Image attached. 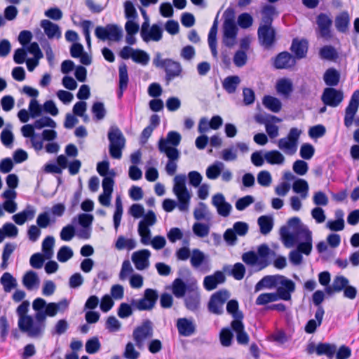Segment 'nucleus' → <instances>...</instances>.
Masks as SVG:
<instances>
[{
  "instance_id": "nucleus-1",
  "label": "nucleus",
  "mask_w": 359,
  "mask_h": 359,
  "mask_svg": "<svg viewBox=\"0 0 359 359\" xmlns=\"http://www.w3.org/2000/svg\"><path fill=\"white\" fill-rule=\"evenodd\" d=\"M287 224L280 229V235L285 247H292L297 240L302 241L297 245V250L302 254L309 255L312 250V232L309 227L298 217L289 219Z\"/></svg>"
},
{
  "instance_id": "nucleus-2",
  "label": "nucleus",
  "mask_w": 359,
  "mask_h": 359,
  "mask_svg": "<svg viewBox=\"0 0 359 359\" xmlns=\"http://www.w3.org/2000/svg\"><path fill=\"white\" fill-rule=\"evenodd\" d=\"M271 255H274V251L267 244L263 243L258 246L257 252L252 250L246 252L242 255L241 259L248 266H257V271H259L271 264L269 259Z\"/></svg>"
},
{
  "instance_id": "nucleus-3",
  "label": "nucleus",
  "mask_w": 359,
  "mask_h": 359,
  "mask_svg": "<svg viewBox=\"0 0 359 359\" xmlns=\"http://www.w3.org/2000/svg\"><path fill=\"white\" fill-rule=\"evenodd\" d=\"M224 22L222 25V43L228 48L233 47L236 43L238 29L235 20V11L229 7L223 14Z\"/></svg>"
},
{
  "instance_id": "nucleus-4",
  "label": "nucleus",
  "mask_w": 359,
  "mask_h": 359,
  "mask_svg": "<svg viewBox=\"0 0 359 359\" xmlns=\"http://www.w3.org/2000/svg\"><path fill=\"white\" fill-rule=\"evenodd\" d=\"M29 302L27 300L23 301L17 308L16 313L19 318L18 325L20 330L25 333L27 337L32 339H36L35 330H34V318L29 315H27L29 311Z\"/></svg>"
},
{
  "instance_id": "nucleus-5",
  "label": "nucleus",
  "mask_w": 359,
  "mask_h": 359,
  "mask_svg": "<svg viewBox=\"0 0 359 359\" xmlns=\"http://www.w3.org/2000/svg\"><path fill=\"white\" fill-rule=\"evenodd\" d=\"M109 141V151L110 156L115 159L122 157V149L125 147L126 139L117 126H111L108 132Z\"/></svg>"
},
{
  "instance_id": "nucleus-6",
  "label": "nucleus",
  "mask_w": 359,
  "mask_h": 359,
  "mask_svg": "<svg viewBox=\"0 0 359 359\" xmlns=\"http://www.w3.org/2000/svg\"><path fill=\"white\" fill-rule=\"evenodd\" d=\"M47 302L45 299L38 297L32 302V309L35 314L32 316L34 320V330H35L36 339H41L44 334V311Z\"/></svg>"
},
{
  "instance_id": "nucleus-7",
  "label": "nucleus",
  "mask_w": 359,
  "mask_h": 359,
  "mask_svg": "<svg viewBox=\"0 0 359 359\" xmlns=\"http://www.w3.org/2000/svg\"><path fill=\"white\" fill-rule=\"evenodd\" d=\"M301 133L302 131L297 128H290L287 137L278 140V148L287 155L294 154L297 149L298 140Z\"/></svg>"
},
{
  "instance_id": "nucleus-8",
  "label": "nucleus",
  "mask_w": 359,
  "mask_h": 359,
  "mask_svg": "<svg viewBox=\"0 0 359 359\" xmlns=\"http://www.w3.org/2000/svg\"><path fill=\"white\" fill-rule=\"evenodd\" d=\"M158 299L156 290L147 288L144 290L142 298L140 299H133L131 305L139 311H151L155 306Z\"/></svg>"
},
{
  "instance_id": "nucleus-9",
  "label": "nucleus",
  "mask_w": 359,
  "mask_h": 359,
  "mask_svg": "<svg viewBox=\"0 0 359 359\" xmlns=\"http://www.w3.org/2000/svg\"><path fill=\"white\" fill-rule=\"evenodd\" d=\"M95 35L102 41H119L123 36V30L117 25L108 24L105 27L97 26L95 29Z\"/></svg>"
},
{
  "instance_id": "nucleus-10",
  "label": "nucleus",
  "mask_w": 359,
  "mask_h": 359,
  "mask_svg": "<svg viewBox=\"0 0 359 359\" xmlns=\"http://www.w3.org/2000/svg\"><path fill=\"white\" fill-rule=\"evenodd\" d=\"M257 37L259 45L264 49L269 50L276 43V31L272 25H259Z\"/></svg>"
},
{
  "instance_id": "nucleus-11",
  "label": "nucleus",
  "mask_w": 359,
  "mask_h": 359,
  "mask_svg": "<svg viewBox=\"0 0 359 359\" xmlns=\"http://www.w3.org/2000/svg\"><path fill=\"white\" fill-rule=\"evenodd\" d=\"M229 298V293L226 290H221L213 293L208 303V310L215 315H222L224 313V304Z\"/></svg>"
},
{
  "instance_id": "nucleus-12",
  "label": "nucleus",
  "mask_w": 359,
  "mask_h": 359,
  "mask_svg": "<svg viewBox=\"0 0 359 359\" xmlns=\"http://www.w3.org/2000/svg\"><path fill=\"white\" fill-rule=\"evenodd\" d=\"M359 107V90L354 91L348 105L345 109L344 125L346 128H349L353 121L355 126H359V116L354 118V116Z\"/></svg>"
},
{
  "instance_id": "nucleus-13",
  "label": "nucleus",
  "mask_w": 359,
  "mask_h": 359,
  "mask_svg": "<svg viewBox=\"0 0 359 359\" xmlns=\"http://www.w3.org/2000/svg\"><path fill=\"white\" fill-rule=\"evenodd\" d=\"M153 336V325L150 320H145L141 325L137 326L133 332L136 346L141 348L145 339Z\"/></svg>"
},
{
  "instance_id": "nucleus-14",
  "label": "nucleus",
  "mask_w": 359,
  "mask_h": 359,
  "mask_svg": "<svg viewBox=\"0 0 359 359\" xmlns=\"http://www.w3.org/2000/svg\"><path fill=\"white\" fill-rule=\"evenodd\" d=\"M190 263L194 269L198 270L202 273H207L211 269V264L208 257L199 249H194L192 250Z\"/></svg>"
},
{
  "instance_id": "nucleus-15",
  "label": "nucleus",
  "mask_w": 359,
  "mask_h": 359,
  "mask_svg": "<svg viewBox=\"0 0 359 359\" xmlns=\"http://www.w3.org/2000/svg\"><path fill=\"white\" fill-rule=\"evenodd\" d=\"M316 24L320 36L327 41L330 40L332 37V19L327 14L321 13L316 18Z\"/></svg>"
},
{
  "instance_id": "nucleus-16",
  "label": "nucleus",
  "mask_w": 359,
  "mask_h": 359,
  "mask_svg": "<svg viewBox=\"0 0 359 359\" xmlns=\"http://www.w3.org/2000/svg\"><path fill=\"white\" fill-rule=\"evenodd\" d=\"M344 95L340 90L334 88H326L321 96L323 102L327 106L336 107L343 100Z\"/></svg>"
},
{
  "instance_id": "nucleus-17",
  "label": "nucleus",
  "mask_w": 359,
  "mask_h": 359,
  "mask_svg": "<svg viewBox=\"0 0 359 359\" xmlns=\"http://www.w3.org/2000/svg\"><path fill=\"white\" fill-rule=\"evenodd\" d=\"M186 309L194 313H197L201 307V295L197 285L184 297Z\"/></svg>"
},
{
  "instance_id": "nucleus-18",
  "label": "nucleus",
  "mask_w": 359,
  "mask_h": 359,
  "mask_svg": "<svg viewBox=\"0 0 359 359\" xmlns=\"http://www.w3.org/2000/svg\"><path fill=\"white\" fill-rule=\"evenodd\" d=\"M36 129L34 124H26L21 128V133L25 137L30 138V142L32 147L36 151H41L43 144L42 140H39L40 138V134L36 133L34 130Z\"/></svg>"
},
{
  "instance_id": "nucleus-19",
  "label": "nucleus",
  "mask_w": 359,
  "mask_h": 359,
  "mask_svg": "<svg viewBox=\"0 0 359 359\" xmlns=\"http://www.w3.org/2000/svg\"><path fill=\"white\" fill-rule=\"evenodd\" d=\"M296 64V60L287 51L278 53L273 59V65L277 69H289Z\"/></svg>"
},
{
  "instance_id": "nucleus-20",
  "label": "nucleus",
  "mask_w": 359,
  "mask_h": 359,
  "mask_svg": "<svg viewBox=\"0 0 359 359\" xmlns=\"http://www.w3.org/2000/svg\"><path fill=\"white\" fill-rule=\"evenodd\" d=\"M212 203L217 208L219 215L226 217L230 215L232 206L229 203L226 201L222 194L217 193L215 194L212 198Z\"/></svg>"
},
{
  "instance_id": "nucleus-21",
  "label": "nucleus",
  "mask_w": 359,
  "mask_h": 359,
  "mask_svg": "<svg viewBox=\"0 0 359 359\" xmlns=\"http://www.w3.org/2000/svg\"><path fill=\"white\" fill-rule=\"evenodd\" d=\"M165 72V79L166 84L169 85L170 82L175 78L179 76L182 71V66L179 62L167 59L165 65L163 68Z\"/></svg>"
},
{
  "instance_id": "nucleus-22",
  "label": "nucleus",
  "mask_w": 359,
  "mask_h": 359,
  "mask_svg": "<svg viewBox=\"0 0 359 359\" xmlns=\"http://www.w3.org/2000/svg\"><path fill=\"white\" fill-rule=\"evenodd\" d=\"M196 286V283L186 284L182 279L177 278L172 282V292L175 297L180 299L184 297Z\"/></svg>"
},
{
  "instance_id": "nucleus-23",
  "label": "nucleus",
  "mask_w": 359,
  "mask_h": 359,
  "mask_svg": "<svg viewBox=\"0 0 359 359\" xmlns=\"http://www.w3.org/2000/svg\"><path fill=\"white\" fill-rule=\"evenodd\" d=\"M151 252L144 249L135 252L132 255V261L137 270H144L149 266V257Z\"/></svg>"
},
{
  "instance_id": "nucleus-24",
  "label": "nucleus",
  "mask_w": 359,
  "mask_h": 359,
  "mask_svg": "<svg viewBox=\"0 0 359 359\" xmlns=\"http://www.w3.org/2000/svg\"><path fill=\"white\" fill-rule=\"evenodd\" d=\"M309 43L306 39L301 40L295 38L292 40L290 46V50L294 54L295 59H302L306 57L308 52Z\"/></svg>"
},
{
  "instance_id": "nucleus-25",
  "label": "nucleus",
  "mask_w": 359,
  "mask_h": 359,
  "mask_svg": "<svg viewBox=\"0 0 359 359\" xmlns=\"http://www.w3.org/2000/svg\"><path fill=\"white\" fill-rule=\"evenodd\" d=\"M226 280L225 275L220 271H215L212 275L207 276L203 280V287L208 291L215 289L218 285L223 283Z\"/></svg>"
},
{
  "instance_id": "nucleus-26",
  "label": "nucleus",
  "mask_w": 359,
  "mask_h": 359,
  "mask_svg": "<svg viewBox=\"0 0 359 359\" xmlns=\"http://www.w3.org/2000/svg\"><path fill=\"white\" fill-rule=\"evenodd\" d=\"M176 326L179 334L183 337H189L196 331V325L192 319L180 318L177 320Z\"/></svg>"
},
{
  "instance_id": "nucleus-27",
  "label": "nucleus",
  "mask_w": 359,
  "mask_h": 359,
  "mask_svg": "<svg viewBox=\"0 0 359 359\" xmlns=\"http://www.w3.org/2000/svg\"><path fill=\"white\" fill-rule=\"evenodd\" d=\"M231 327L236 334V341L238 344L247 345L249 342V336L245 331L243 321L232 320Z\"/></svg>"
},
{
  "instance_id": "nucleus-28",
  "label": "nucleus",
  "mask_w": 359,
  "mask_h": 359,
  "mask_svg": "<svg viewBox=\"0 0 359 359\" xmlns=\"http://www.w3.org/2000/svg\"><path fill=\"white\" fill-rule=\"evenodd\" d=\"M128 67L125 63H122L118 67V90L117 96L118 99H121L123 92L127 89L128 84Z\"/></svg>"
},
{
  "instance_id": "nucleus-29",
  "label": "nucleus",
  "mask_w": 359,
  "mask_h": 359,
  "mask_svg": "<svg viewBox=\"0 0 359 359\" xmlns=\"http://www.w3.org/2000/svg\"><path fill=\"white\" fill-rule=\"evenodd\" d=\"M278 283L280 286L278 289L284 293L285 301H289L291 299V294L295 290V283L290 279L278 275Z\"/></svg>"
},
{
  "instance_id": "nucleus-30",
  "label": "nucleus",
  "mask_w": 359,
  "mask_h": 359,
  "mask_svg": "<svg viewBox=\"0 0 359 359\" xmlns=\"http://www.w3.org/2000/svg\"><path fill=\"white\" fill-rule=\"evenodd\" d=\"M218 15H219V13H217L216 18H215L213 24L209 31L208 37V45H209L212 55L215 58H217V29H218Z\"/></svg>"
},
{
  "instance_id": "nucleus-31",
  "label": "nucleus",
  "mask_w": 359,
  "mask_h": 359,
  "mask_svg": "<svg viewBox=\"0 0 359 359\" xmlns=\"http://www.w3.org/2000/svg\"><path fill=\"white\" fill-rule=\"evenodd\" d=\"M36 214V209L32 205H27L21 212L13 215V220L18 225H22L27 220H32Z\"/></svg>"
},
{
  "instance_id": "nucleus-32",
  "label": "nucleus",
  "mask_w": 359,
  "mask_h": 359,
  "mask_svg": "<svg viewBox=\"0 0 359 359\" xmlns=\"http://www.w3.org/2000/svg\"><path fill=\"white\" fill-rule=\"evenodd\" d=\"M40 25L49 39L54 38L60 39L61 37L62 32L60 27L57 24L48 20H42Z\"/></svg>"
},
{
  "instance_id": "nucleus-33",
  "label": "nucleus",
  "mask_w": 359,
  "mask_h": 359,
  "mask_svg": "<svg viewBox=\"0 0 359 359\" xmlns=\"http://www.w3.org/2000/svg\"><path fill=\"white\" fill-rule=\"evenodd\" d=\"M40 280L37 273L34 271H29L25 273L22 277V284L28 290H32L37 288L39 285Z\"/></svg>"
},
{
  "instance_id": "nucleus-34",
  "label": "nucleus",
  "mask_w": 359,
  "mask_h": 359,
  "mask_svg": "<svg viewBox=\"0 0 359 359\" xmlns=\"http://www.w3.org/2000/svg\"><path fill=\"white\" fill-rule=\"evenodd\" d=\"M163 36L162 22L153 24L150 29L147 32L145 39H142L144 42L150 41H159Z\"/></svg>"
},
{
  "instance_id": "nucleus-35",
  "label": "nucleus",
  "mask_w": 359,
  "mask_h": 359,
  "mask_svg": "<svg viewBox=\"0 0 359 359\" xmlns=\"http://www.w3.org/2000/svg\"><path fill=\"white\" fill-rule=\"evenodd\" d=\"M350 24V17L347 11H343L336 16L334 25L337 30L341 33L348 31Z\"/></svg>"
},
{
  "instance_id": "nucleus-36",
  "label": "nucleus",
  "mask_w": 359,
  "mask_h": 359,
  "mask_svg": "<svg viewBox=\"0 0 359 359\" xmlns=\"http://www.w3.org/2000/svg\"><path fill=\"white\" fill-rule=\"evenodd\" d=\"M260 233L262 235L269 234L273 227V218L271 215H262L257 219Z\"/></svg>"
},
{
  "instance_id": "nucleus-37",
  "label": "nucleus",
  "mask_w": 359,
  "mask_h": 359,
  "mask_svg": "<svg viewBox=\"0 0 359 359\" xmlns=\"http://www.w3.org/2000/svg\"><path fill=\"white\" fill-rule=\"evenodd\" d=\"M177 198V207L182 212H187L189 210L191 194L189 190L178 191L175 194Z\"/></svg>"
},
{
  "instance_id": "nucleus-38",
  "label": "nucleus",
  "mask_w": 359,
  "mask_h": 359,
  "mask_svg": "<svg viewBox=\"0 0 359 359\" xmlns=\"http://www.w3.org/2000/svg\"><path fill=\"white\" fill-rule=\"evenodd\" d=\"M319 57L324 60L335 61L339 57L336 48L331 45H325L319 50Z\"/></svg>"
},
{
  "instance_id": "nucleus-39",
  "label": "nucleus",
  "mask_w": 359,
  "mask_h": 359,
  "mask_svg": "<svg viewBox=\"0 0 359 359\" xmlns=\"http://www.w3.org/2000/svg\"><path fill=\"white\" fill-rule=\"evenodd\" d=\"M182 136L176 131H170L167 134L166 139L161 137L158 143V145H161V143L165 144V147H177L181 142Z\"/></svg>"
},
{
  "instance_id": "nucleus-40",
  "label": "nucleus",
  "mask_w": 359,
  "mask_h": 359,
  "mask_svg": "<svg viewBox=\"0 0 359 359\" xmlns=\"http://www.w3.org/2000/svg\"><path fill=\"white\" fill-rule=\"evenodd\" d=\"M262 23L260 25H272L273 17L276 14V8L272 5H265L261 11Z\"/></svg>"
},
{
  "instance_id": "nucleus-41",
  "label": "nucleus",
  "mask_w": 359,
  "mask_h": 359,
  "mask_svg": "<svg viewBox=\"0 0 359 359\" xmlns=\"http://www.w3.org/2000/svg\"><path fill=\"white\" fill-rule=\"evenodd\" d=\"M337 351V346L330 343L320 342L317 345V355H326L329 359H332Z\"/></svg>"
},
{
  "instance_id": "nucleus-42",
  "label": "nucleus",
  "mask_w": 359,
  "mask_h": 359,
  "mask_svg": "<svg viewBox=\"0 0 359 359\" xmlns=\"http://www.w3.org/2000/svg\"><path fill=\"white\" fill-rule=\"evenodd\" d=\"M340 79L339 72L334 68H330L326 70L323 75V80L325 84L331 88L338 85Z\"/></svg>"
},
{
  "instance_id": "nucleus-43",
  "label": "nucleus",
  "mask_w": 359,
  "mask_h": 359,
  "mask_svg": "<svg viewBox=\"0 0 359 359\" xmlns=\"http://www.w3.org/2000/svg\"><path fill=\"white\" fill-rule=\"evenodd\" d=\"M241 82L240 77L236 75L229 76L222 82L223 88L229 94L234 93Z\"/></svg>"
},
{
  "instance_id": "nucleus-44",
  "label": "nucleus",
  "mask_w": 359,
  "mask_h": 359,
  "mask_svg": "<svg viewBox=\"0 0 359 359\" xmlns=\"http://www.w3.org/2000/svg\"><path fill=\"white\" fill-rule=\"evenodd\" d=\"M224 168V164L219 161H215L206 169V177L210 180H215L220 175Z\"/></svg>"
},
{
  "instance_id": "nucleus-45",
  "label": "nucleus",
  "mask_w": 359,
  "mask_h": 359,
  "mask_svg": "<svg viewBox=\"0 0 359 359\" xmlns=\"http://www.w3.org/2000/svg\"><path fill=\"white\" fill-rule=\"evenodd\" d=\"M262 102L266 108L274 113L279 112L282 107L280 100L271 95H265Z\"/></svg>"
},
{
  "instance_id": "nucleus-46",
  "label": "nucleus",
  "mask_w": 359,
  "mask_h": 359,
  "mask_svg": "<svg viewBox=\"0 0 359 359\" xmlns=\"http://www.w3.org/2000/svg\"><path fill=\"white\" fill-rule=\"evenodd\" d=\"M278 283V275L276 276H266L263 277L256 285L255 291L257 292L264 287L271 288Z\"/></svg>"
},
{
  "instance_id": "nucleus-47",
  "label": "nucleus",
  "mask_w": 359,
  "mask_h": 359,
  "mask_svg": "<svg viewBox=\"0 0 359 359\" xmlns=\"http://www.w3.org/2000/svg\"><path fill=\"white\" fill-rule=\"evenodd\" d=\"M226 311L233 318V320L242 321L243 313L238 310V302L236 299H231L227 302Z\"/></svg>"
},
{
  "instance_id": "nucleus-48",
  "label": "nucleus",
  "mask_w": 359,
  "mask_h": 359,
  "mask_svg": "<svg viewBox=\"0 0 359 359\" xmlns=\"http://www.w3.org/2000/svg\"><path fill=\"white\" fill-rule=\"evenodd\" d=\"M264 159L271 165H282L285 161L284 156L278 150H271L264 154Z\"/></svg>"
},
{
  "instance_id": "nucleus-49",
  "label": "nucleus",
  "mask_w": 359,
  "mask_h": 359,
  "mask_svg": "<svg viewBox=\"0 0 359 359\" xmlns=\"http://www.w3.org/2000/svg\"><path fill=\"white\" fill-rule=\"evenodd\" d=\"M0 283L3 285L6 292H9L18 285L16 279L8 272H5L0 278Z\"/></svg>"
},
{
  "instance_id": "nucleus-50",
  "label": "nucleus",
  "mask_w": 359,
  "mask_h": 359,
  "mask_svg": "<svg viewBox=\"0 0 359 359\" xmlns=\"http://www.w3.org/2000/svg\"><path fill=\"white\" fill-rule=\"evenodd\" d=\"M55 245V238L53 236H46L42 242V251L44 257L50 259L53 255V247Z\"/></svg>"
},
{
  "instance_id": "nucleus-51",
  "label": "nucleus",
  "mask_w": 359,
  "mask_h": 359,
  "mask_svg": "<svg viewBox=\"0 0 359 359\" xmlns=\"http://www.w3.org/2000/svg\"><path fill=\"white\" fill-rule=\"evenodd\" d=\"M91 111L93 114V119L95 121L104 119L107 114L104 104L102 102H95L92 105Z\"/></svg>"
},
{
  "instance_id": "nucleus-52",
  "label": "nucleus",
  "mask_w": 359,
  "mask_h": 359,
  "mask_svg": "<svg viewBox=\"0 0 359 359\" xmlns=\"http://www.w3.org/2000/svg\"><path fill=\"white\" fill-rule=\"evenodd\" d=\"M292 189L295 193L300 194L302 199H305L308 196L309 184L305 180L297 179L293 183Z\"/></svg>"
},
{
  "instance_id": "nucleus-53",
  "label": "nucleus",
  "mask_w": 359,
  "mask_h": 359,
  "mask_svg": "<svg viewBox=\"0 0 359 359\" xmlns=\"http://www.w3.org/2000/svg\"><path fill=\"white\" fill-rule=\"evenodd\" d=\"M158 150L161 153H163L168 158V161H175L180 158V153L176 147H165V144L158 145Z\"/></svg>"
},
{
  "instance_id": "nucleus-54",
  "label": "nucleus",
  "mask_w": 359,
  "mask_h": 359,
  "mask_svg": "<svg viewBox=\"0 0 359 359\" xmlns=\"http://www.w3.org/2000/svg\"><path fill=\"white\" fill-rule=\"evenodd\" d=\"M292 83L287 79H281L277 81L276 90L278 93L288 96L292 92Z\"/></svg>"
},
{
  "instance_id": "nucleus-55",
  "label": "nucleus",
  "mask_w": 359,
  "mask_h": 359,
  "mask_svg": "<svg viewBox=\"0 0 359 359\" xmlns=\"http://www.w3.org/2000/svg\"><path fill=\"white\" fill-rule=\"evenodd\" d=\"M115 206L116 207H115V211H114V216H113V219H114V228L116 230H117L120 225L121 217H122V214H123V205H122V201H121L120 196H117L116 198Z\"/></svg>"
},
{
  "instance_id": "nucleus-56",
  "label": "nucleus",
  "mask_w": 359,
  "mask_h": 359,
  "mask_svg": "<svg viewBox=\"0 0 359 359\" xmlns=\"http://www.w3.org/2000/svg\"><path fill=\"white\" fill-rule=\"evenodd\" d=\"M36 129L40 130L45 127L55 128L57 126L55 121L49 116H42L34 122Z\"/></svg>"
},
{
  "instance_id": "nucleus-57",
  "label": "nucleus",
  "mask_w": 359,
  "mask_h": 359,
  "mask_svg": "<svg viewBox=\"0 0 359 359\" xmlns=\"http://www.w3.org/2000/svg\"><path fill=\"white\" fill-rule=\"evenodd\" d=\"M28 111L30 117L36 118L42 114L43 105L40 104L36 99H32L29 104Z\"/></svg>"
},
{
  "instance_id": "nucleus-58",
  "label": "nucleus",
  "mask_w": 359,
  "mask_h": 359,
  "mask_svg": "<svg viewBox=\"0 0 359 359\" xmlns=\"http://www.w3.org/2000/svg\"><path fill=\"white\" fill-rule=\"evenodd\" d=\"M73 255L74 252L72 248L69 246L63 245L57 253V259L60 262L64 263L71 259Z\"/></svg>"
},
{
  "instance_id": "nucleus-59",
  "label": "nucleus",
  "mask_w": 359,
  "mask_h": 359,
  "mask_svg": "<svg viewBox=\"0 0 359 359\" xmlns=\"http://www.w3.org/2000/svg\"><path fill=\"white\" fill-rule=\"evenodd\" d=\"M232 329L229 327L222 328L219 333L221 344L224 346H229L231 344L233 334Z\"/></svg>"
},
{
  "instance_id": "nucleus-60",
  "label": "nucleus",
  "mask_w": 359,
  "mask_h": 359,
  "mask_svg": "<svg viewBox=\"0 0 359 359\" xmlns=\"http://www.w3.org/2000/svg\"><path fill=\"white\" fill-rule=\"evenodd\" d=\"M125 17L128 20H137L138 14L135 7L130 1H126L123 4Z\"/></svg>"
},
{
  "instance_id": "nucleus-61",
  "label": "nucleus",
  "mask_w": 359,
  "mask_h": 359,
  "mask_svg": "<svg viewBox=\"0 0 359 359\" xmlns=\"http://www.w3.org/2000/svg\"><path fill=\"white\" fill-rule=\"evenodd\" d=\"M101 347V344L97 337L89 339L86 343V351L89 354L97 353Z\"/></svg>"
},
{
  "instance_id": "nucleus-62",
  "label": "nucleus",
  "mask_w": 359,
  "mask_h": 359,
  "mask_svg": "<svg viewBox=\"0 0 359 359\" xmlns=\"http://www.w3.org/2000/svg\"><path fill=\"white\" fill-rule=\"evenodd\" d=\"M132 60L142 65H146L149 61V55L144 50L140 49L135 50V54L131 55Z\"/></svg>"
},
{
  "instance_id": "nucleus-63",
  "label": "nucleus",
  "mask_w": 359,
  "mask_h": 359,
  "mask_svg": "<svg viewBox=\"0 0 359 359\" xmlns=\"http://www.w3.org/2000/svg\"><path fill=\"white\" fill-rule=\"evenodd\" d=\"M315 153L314 147L309 143H304L300 147L299 155L305 160L311 159Z\"/></svg>"
},
{
  "instance_id": "nucleus-64",
  "label": "nucleus",
  "mask_w": 359,
  "mask_h": 359,
  "mask_svg": "<svg viewBox=\"0 0 359 359\" xmlns=\"http://www.w3.org/2000/svg\"><path fill=\"white\" fill-rule=\"evenodd\" d=\"M246 269L245 266L240 262L236 263L230 272V274L238 280H241L244 278Z\"/></svg>"
}]
</instances>
